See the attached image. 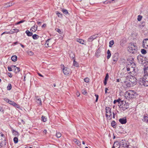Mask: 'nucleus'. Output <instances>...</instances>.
<instances>
[{
  "label": "nucleus",
  "mask_w": 148,
  "mask_h": 148,
  "mask_svg": "<svg viewBox=\"0 0 148 148\" xmlns=\"http://www.w3.org/2000/svg\"><path fill=\"white\" fill-rule=\"evenodd\" d=\"M143 121L146 123H148V117L144 115L143 117Z\"/></svg>",
  "instance_id": "393cba45"
},
{
  "label": "nucleus",
  "mask_w": 148,
  "mask_h": 148,
  "mask_svg": "<svg viewBox=\"0 0 148 148\" xmlns=\"http://www.w3.org/2000/svg\"><path fill=\"white\" fill-rule=\"evenodd\" d=\"M125 104H126V103L125 101L123 100H121L120 102V103H119L118 106L120 107H122V106H125Z\"/></svg>",
  "instance_id": "aec40b11"
},
{
  "label": "nucleus",
  "mask_w": 148,
  "mask_h": 148,
  "mask_svg": "<svg viewBox=\"0 0 148 148\" xmlns=\"http://www.w3.org/2000/svg\"><path fill=\"white\" fill-rule=\"evenodd\" d=\"M128 50L130 53H136L137 50V48L136 45L133 44H131L130 46L129 47Z\"/></svg>",
  "instance_id": "39448f33"
},
{
  "label": "nucleus",
  "mask_w": 148,
  "mask_h": 148,
  "mask_svg": "<svg viewBox=\"0 0 148 148\" xmlns=\"http://www.w3.org/2000/svg\"><path fill=\"white\" fill-rule=\"evenodd\" d=\"M7 75L8 76L10 77H12V75L11 73L8 72V73H7Z\"/></svg>",
  "instance_id": "6e6d98bb"
},
{
  "label": "nucleus",
  "mask_w": 148,
  "mask_h": 148,
  "mask_svg": "<svg viewBox=\"0 0 148 148\" xmlns=\"http://www.w3.org/2000/svg\"><path fill=\"white\" fill-rule=\"evenodd\" d=\"M119 54L118 53H115L114 54L112 57V59L114 62H116L119 58Z\"/></svg>",
  "instance_id": "9d476101"
},
{
  "label": "nucleus",
  "mask_w": 148,
  "mask_h": 148,
  "mask_svg": "<svg viewBox=\"0 0 148 148\" xmlns=\"http://www.w3.org/2000/svg\"><path fill=\"white\" fill-rule=\"evenodd\" d=\"M95 96L96 97V99L95 100V102H97L98 101V98H99V95L97 94H95Z\"/></svg>",
  "instance_id": "3c124183"
},
{
  "label": "nucleus",
  "mask_w": 148,
  "mask_h": 148,
  "mask_svg": "<svg viewBox=\"0 0 148 148\" xmlns=\"http://www.w3.org/2000/svg\"><path fill=\"white\" fill-rule=\"evenodd\" d=\"M101 49L100 48H99L97 50L96 53V56L97 57H99L100 55H101Z\"/></svg>",
  "instance_id": "dca6fc26"
},
{
  "label": "nucleus",
  "mask_w": 148,
  "mask_h": 148,
  "mask_svg": "<svg viewBox=\"0 0 148 148\" xmlns=\"http://www.w3.org/2000/svg\"><path fill=\"white\" fill-rule=\"evenodd\" d=\"M13 4H14V3H12L11 2L8 3L6 4V5H7V7L11 6Z\"/></svg>",
  "instance_id": "a18cd8bd"
},
{
  "label": "nucleus",
  "mask_w": 148,
  "mask_h": 148,
  "mask_svg": "<svg viewBox=\"0 0 148 148\" xmlns=\"http://www.w3.org/2000/svg\"><path fill=\"white\" fill-rule=\"evenodd\" d=\"M4 100L8 103L9 101H10V100L9 99L6 98L4 99Z\"/></svg>",
  "instance_id": "052dcab7"
},
{
  "label": "nucleus",
  "mask_w": 148,
  "mask_h": 148,
  "mask_svg": "<svg viewBox=\"0 0 148 148\" xmlns=\"http://www.w3.org/2000/svg\"><path fill=\"white\" fill-rule=\"evenodd\" d=\"M109 77V75L108 73L106 74V77H105L104 80V84L105 85H106L107 83V81Z\"/></svg>",
  "instance_id": "6ab92c4d"
},
{
  "label": "nucleus",
  "mask_w": 148,
  "mask_h": 148,
  "mask_svg": "<svg viewBox=\"0 0 148 148\" xmlns=\"http://www.w3.org/2000/svg\"><path fill=\"white\" fill-rule=\"evenodd\" d=\"M124 83L127 87H130L133 86V85L131 84V82H130L129 80L128 81H125Z\"/></svg>",
  "instance_id": "f8f14e48"
},
{
  "label": "nucleus",
  "mask_w": 148,
  "mask_h": 148,
  "mask_svg": "<svg viewBox=\"0 0 148 148\" xmlns=\"http://www.w3.org/2000/svg\"><path fill=\"white\" fill-rule=\"evenodd\" d=\"M141 52L143 54H145L147 53L146 51L144 49H141Z\"/></svg>",
  "instance_id": "58836bf2"
},
{
  "label": "nucleus",
  "mask_w": 148,
  "mask_h": 148,
  "mask_svg": "<svg viewBox=\"0 0 148 148\" xmlns=\"http://www.w3.org/2000/svg\"><path fill=\"white\" fill-rule=\"evenodd\" d=\"M25 33L29 36H31L33 35V33L32 32H30L28 30H27L26 31Z\"/></svg>",
  "instance_id": "4be33fe9"
},
{
  "label": "nucleus",
  "mask_w": 148,
  "mask_h": 148,
  "mask_svg": "<svg viewBox=\"0 0 148 148\" xmlns=\"http://www.w3.org/2000/svg\"><path fill=\"white\" fill-rule=\"evenodd\" d=\"M28 54L30 56H32L34 54V53L31 51H29L27 52Z\"/></svg>",
  "instance_id": "49530a36"
},
{
  "label": "nucleus",
  "mask_w": 148,
  "mask_h": 148,
  "mask_svg": "<svg viewBox=\"0 0 148 148\" xmlns=\"http://www.w3.org/2000/svg\"><path fill=\"white\" fill-rule=\"evenodd\" d=\"M97 37V36H96L95 35L92 36L88 38V41L89 42H91Z\"/></svg>",
  "instance_id": "2eb2a0df"
},
{
  "label": "nucleus",
  "mask_w": 148,
  "mask_h": 148,
  "mask_svg": "<svg viewBox=\"0 0 148 148\" xmlns=\"http://www.w3.org/2000/svg\"><path fill=\"white\" fill-rule=\"evenodd\" d=\"M51 39L49 38V39H48L46 41V43H45V45H46V47H49V41Z\"/></svg>",
  "instance_id": "79ce46f5"
},
{
  "label": "nucleus",
  "mask_w": 148,
  "mask_h": 148,
  "mask_svg": "<svg viewBox=\"0 0 148 148\" xmlns=\"http://www.w3.org/2000/svg\"><path fill=\"white\" fill-rule=\"evenodd\" d=\"M114 145L116 146V148H119L120 146H121L120 141H115L114 143Z\"/></svg>",
  "instance_id": "ddd939ff"
},
{
  "label": "nucleus",
  "mask_w": 148,
  "mask_h": 148,
  "mask_svg": "<svg viewBox=\"0 0 148 148\" xmlns=\"http://www.w3.org/2000/svg\"><path fill=\"white\" fill-rule=\"evenodd\" d=\"M11 59L13 61L15 62L17 60V57L15 55L13 56L12 57Z\"/></svg>",
  "instance_id": "5701e85b"
},
{
  "label": "nucleus",
  "mask_w": 148,
  "mask_h": 148,
  "mask_svg": "<svg viewBox=\"0 0 148 148\" xmlns=\"http://www.w3.org/2000/svg\"><path fill=\"white\" fill-rule=\"evenodd\" d=\"M41 23H42V22H41L38 21L37 22V23L38 25H39L40 26L41 25Z\"/></svg>",
  "instance_id": "680f3d73"
},
{
  "label": "nucleus",
  "mask_w": 148,
  "mask_h": 148,
  "mask_svg": "<svg viewBox=\"0 0 148 148\" xmlns=\"http://www.w3.org/2000/svg\"><path fill=\"white\" fill-rule=\"evenodd\" d=\"M19 30L18 29H11L10 31V34H13L14 33H17L19 32Z\"/></svg>",
  "instance_id": "f3484780"
},
{
  "label": "nucleus",
  "mask_w": 148,
  "mask_h": 148,
  "mask_svg": "<svg viewBox=\"0 0 148 148\" xmlns=\"http://www.w3.org/2000/svg\"><path fill=\"white\" fill-rule=\"evenodd\" d=\"M136 75H133L130 74V76L129 77V80L131 82V84L133 86L135 85L137 83V79L135 77Z\"/></svg>",
  "instance_id": "423d86ee"
},
{
  "label": "nucleus",
  "mask_w": 148,
  "mask_h": 148,
  "mask_svg": "<svg viewBox=\"0 0 148 148\" xmlns=\"http://www.w3.org/2000/svg\"><path fill=\"white\" fill-rule=\"evenodd\" d=\"M25 21L24 20H21V21L18 22L17 23H16V24H19L20 23H22L24 22Z\"/></svg>",
  "instance_id": "8fccbe9b"
},
{
  "label": "nucleus",
  "mask_w": 148,
  "mask_h": 148,
  "mask_svg": "<svg viewBox=\"0 0 148 148\" xmlns=\"http://www.w3.org/2000/svg\"><path fill=\"white\" fill-rule=\"evenodd\" d=\"M38 74L39 76H40V77H43V76L42 75H41L40 73H38Z\"/></svg>",
  "instance_id": "774afa93"
},
{
  "label": "nucleus",
  "mask_w": 148,
  "mask_h": 148,
  "mask_svg": "<svg viewBox=\"0 0 148 148\" xmlns=\"http://www.w3.org/2000/svg\"><path fill=\"white\" fill-rule=\"evenodd\" d=\"M119 121L122 124H125L127 122V119L126 117H123L122 118L120 119Z\"/></svg>",
  "instance_id": "9b49d317"
},
{
  "label": "nucleus",
  "mask_w": 148,
  "mask_h": 148,
  "mask_svg": "<svg viewBox=\"0 0 148 148\" xmlns=\"http://www.w3.org/2000/svg\"><path fill=\"white\" fill-rule=\"evenodd\" d=\"M46 25L45 24H43L42 26V28H43V27H46Z\"/></svg>",
  "instance_id": "69168bd1"
},
{
  "label": "nucleus",
  "mask_w": 148,
  "mask_h": 148,
  "mask_svg": "<svg viewBox=\"0 0 148 148\" xmlns=\"http://www.w3.org/2000/svg\"><path fill=\"white\" fill-rule=\"evenodd\" d=\"M142 18V16L139 15L138 16L137 20L138 21H140Z\"/></svg>",
  "instance_id": "09e8293b"
},
{
  "label": "nucleus",
  "mask_w": 148,
  "mask_h": 148,
  "mask_svg": "<svg viewBox=\"0 0 148 148\" xmlns=\"http://www.w3.org/2000/svg\"><path fill=\"white\" fill-rule=\"evenodd\" d=\"M56 136L58 138H60L61 136V133L59 132H57L56 134Z\"/></svg>",
  "instance_id": "a19ab883"
},
{
  "label": "nucleus",
  "mask_w": 148,
  "mask_h": 148,
  "mask_svg": "<svg viewBox=\"0 0 148 148\" xmlns=\"http://www.w3.org/2000/svg\"><path fill=\"white\" fill-rule=\"evenodd\" d=\"M14 141L15 143H17L18 141V139L17 137H16L14 138Z\"/></svg>",
  "instance_id": "e433bc0d"
},
{
  "label": "nucleus",
  "mask_w": 148,
  "mask_h": 148,
  "mask_svg": "<svg viewBox=\"0 0 148 148\" xmlns=\"http://www.w3.org/2000/svg\"><path fill=\"white\" fill-rule=\"evenodd\" d=\"M143 57L142 56L140 55H138L137 57V59L140 62H143Z\"/></svg>",
  "instance_id": "a878e982"
},
{
  "label": "nucleus",
  "mask_w": 148,
  "mask_h": 148,
  "mask_svg": "<svg viewBox=\"0 0 148 148\" xmlns=\"http://www.w3.org/2000/svg\"><path fill=\"white\" fill-rule=\"evenodd\" d=\"M3 138H5L4 135L1 133H0V139H3Z\"/></svg>",
  "instance_id": "37998d69"
},
{
  "label": "nucleus",
  "mask_w": 148,
  "mask_h": 148,
  "mask_svg": "<svg viewBox=\"0 0 148 148\" xmlns=\"http://www.w3.org/2000/svg\"><path fill=\"white\" fill-rule=\"evenodd\" d=\"M62 11L63 12V13L66 15L67 14H69V12L68 11L64 9H62Z\"/></svg>",
  "instance_id": "c85d7f7f"
},
{
  "label": "nucleus",
  "mask_w": 148,
  "mask_h": 148,
  "mask_svg": "<svg viewBox=\"0 0 148 148\" xmlns=\"http://www.w3.org/2000/svg\"><path fill=\"white\" fill-rule=\"evenodd\" d=\"M77 41L79 42L80 43L82 44H84V40L82 39H77Z\"/></svg>",
  "instance_id": "ea45409f"
},
{
  "label": "nucleus",
  "mask_w": 148,
  "mask_h": 148,
  "mask_svg": "<svg viewBox=\"0 0 148 148\" xmlns=\"http://www.w3.org/2000/svg\"><path fill=\"white\" fill-rule=\"evenodd\" d=\"M55 30L58 32L59 34H61L62 33V31L60 29L58 28H56L55 29Z\"/></svg>",
  "instance_id": "c03bdc74"
},
{
  "label": "nucleus",
  "mask_w": 148,
  "mask_h": 148,
  "mask_svg": "<svg viewBox=\"0 0 148 148\" xmlns=\"http://www.w3.org/2000/svg\"><path fill=\"white\" fill-rule=\"evenodd\" d=\"M107 54L108 55L107 56V59H109L110 58L111 55L110 51L109 49L107 51Z\"/></svg>",
  "instance_id": "b1692460"
},
{
  "label": "nucleus",
  "mask_w": 148,
  "mask_h": 148,
  "mask_svg": "<svg viewBox=\"0 0 148 148\" xmlns=\"http://www.w3.org/2000/svg\"><path fill=\"white\" fill-rule=\"evenodd\" d=\"M12 105L14 106H15L16 105V103L15 102H13L12 104Z\"/></svg>",
  "instance_id": "0e129e2a"
},
{
  "label": "nucleus",
  "mask_w": 148,
  "mask_h": 148,
  "mask_svg": "<svg viewBox=\"0 0 148 148\" xmlns=\"http://www.w3.org/2000/svg\"><path fill=\"white\" fill-rule=\"evenodd\" d=\"M0 111L1 112H3L4 110L3 108L1 106H0Z\"/></svg>",
  "instance_id": "4d7b16f0"
},
{
  "label": "nucleus",
  "mask_w": 148,
  "mask_h": 148,
  "mask_svg": "<svg viewBox=\"0 0 148 148\" xmlns=\"http://www.w3.org/2000/svg\"><path fill=\"white\" fill-rule=\"evenodd\" d=\"M143 46L144 48H147L146 46L148 47V39L146 38L144 39L143 42Z\"/></svg>",
  "instance_id": "6e6552de"
},
{
  "label": "nucleus",
  "mask_w": 148,
  "mask_h": 148,
  "mask_svg": "<svg viewBox=\"0 0 148 148\" xmlns=\"http://www.w3.org/2000/svg\"><path fill=\"white\" fill-rule=\"evenodd\" d=\"M42 121L44 122H45L47 121V119L46 117L42 116L41 118Z\"/></svg>",
  "instance_id": "c9c22d12"
},
{
  "label": "nucleus",
  "mask_w": 148,
  "mask_h": 148,
  "mask_svg": "<svg viewBox=\"0 0 148 148\" xmlns=\"http://www.w3.org/2000/svg\"><path fill=\"white\" fill-rule=\"evenodd\" d=\"M63 71L64 74L67 75L69 74L70 72V69L69 68L64 67L63 69Z\"/></svg>",
  "instance_id": "1a4fd4ad"
},
{
  "label": "nucleus",
  "mask_w": 148,
  "mask_h": 148,
  "mask_svg": "<svg viewBox=\"0 0 148 148\" xmlns=\"http://www.w3.org/2000/svg\"><path fill=\"white\" fill-rule=\"evenodd\" d=\"M74 141L75 143L78 145H81L80 142L77 139H75L74 140Z\"/></svg>",
  "instance_id": "bb28decb"
},
{
  "label": "nucleus",
  "mask_w": 148,
  "mask_h": 148,
  "mask_svg": "<svg viewBox=\"0 0 148 148\" xmlns=\"http://www.w3.org/2000/svg\"><path fill=\"white\" fill-rule=\"evenodd\" d=\"M120 142L121 145V146H122V147H128V142L127 141H126L125 139H123L121 140Z\"/></svg>",
  "instance_id": "0eeeda50"
},
{
  "label": "nucleus",
  "mask_w": 148,
  "mask_h": 148,
  "mask_svg": "<svg viewBox=\"0 0 148 148\" xmlns=\"http://www.w3.org/2000/svg\"><path fill=\"white\" fill-rule=\"evenodd\" d=\"M126 68H127V71H131V69H130V68L128 67V66H127L126 65Z\"/></svg>",
  "instance_id": "bf43d9fd"
},
{
  "label": "nucleus",
  "mask_w": 148,
  "mask_h": 148,
  "mask_svg": "<svg viewBox=\"0 0 148 148\" xmlns=\"http://www.w3.org/2000/svg\"><path fill=\"white\" fill-rule=\"evenodd\" d=\"M13 70L15 73H17L20 71V68L17 67L16 66L14 65Z\"/></svg>",
  "instance_id": "a211bd4d"
},
{
  "label": "nucleus",
  "mask_w": 148,
  "mask_h": 148,
  "mask_svg": "<svg viewBox=\"0 0 148 148\" xmlns=\"http://www.w3.org/2000/svg\"><path fill=\"white\" fill-rule=\"evenodd\" d=\"M37 25H34L30 29L31 32H35L37 30Z\"/></svg>",
  "instance_id": "4468645a"
},
{
  "label": "nucleus",
  "mask_w": 148,
  "mask_h": 148,
  "mask_svg": "<svg viewBox=\"0 0 148 148\" xmlns=\"http://www.w3.org/2000/svg\"><path fill=\"white\" fill-rule=\"evenodd\" d=\"M13 101H12L10 100L9 101L8 103L10 104L11 105H12Z\"/></svg>",
  "instance_id": "e2e57ef3"
},
{
  "label": "nucleus",
  "mask_w": 148,
  "mask_h": 148,
  "mask_svg": "<svg viewBox=\"0 0 148 148\" xmlns=\"http://www.w3.org/2000/svg\"><path fill=\"white\" fill-rule=\"evenodd\" d=\"M10 34V31L9 32H3V33L1 34V35H2L4 34Z\"/></svg>",
  "instance_id": "864d4df0"
},
{
  "label": "nucleus",
  "mask_w": 148,
  "mask_h": 148,
  "mask_svg": "<svg viewBox=\"0 0 148 148\" xmlns=\"http://www.w3.org/2000/svg\"><path fill=\"white\" fill-rule=\"evenodd\" d=\"M121 101V99L119 98L118 99L116 100V101H117V102H118L119 103H120V102Z\"/></svg>",
  "instance_id": "13d9d810"
},
{
  "label": "nucleus",
  "mask_w": 148,
  "mask_h": 148,
  "mask_svg": "<svg viewBox=\"0 0 148 148\" xmlns=\"http://www.w3.org/2000/svg\"><path fill=\"white\" fill-rule=\"evenodd\" d=\"M56 14L59 17H62V14L59 12L58 11H56Z\"/></svg>",
  "instance_id": "2f4dec72"
},
{
  "label": "nucleus",
  "mask_w": 148,
  "mask_h": 148,
  "mask_svg": "<svg viewBox=\"0 0 148 148\" xmlns=\"http://www.w3.org/2000/svg\"><path fill=\"white\" fill-rule=\"evenodd\" d=\"M89 79L88 78L86 77L84 79V81L86 83H88L89 82Z\"/></svg>",
  "instance_id": "de8ad7c7"
},
{
  "label": "nucleus",
  "mask_w": 148,
  "mask_h": 148,
  "mask_svg": "<svg viewBox=\"0 0 148 148\" xmlns=\"http://www.w3.org/2000/svg\"><path fill=\"white\" fill-rule=\"evenodd\" d=\"M114 42L113 40H112L110 41L109 43V47H111L114 44Z\"/></svg>",
  "instance_id": "7c9ffc66"
},
{
  "label": "nucleus",
  "mask_w": 148,
  "mask_h": 148,
  "mask_svg": "<svg viewBox=\"0 0 148 148\" xmlns=\"http://www.w3.org/2000/svg\"><path fill=\"white\" fill-rule=\"evenodd\" d=\"M134 60L133 58L128 59L127 62V65L131 69V71L129 73L134 75H137L138 74V70L135 66V64L134 62Z\"/></svg>",
  "instance_id": "f257e3e1"
},
{
  "label": "nucleus",
  "mask_w": 148,
  "mask_h": 148,
  "mask_svg": "<svg viewBox=\"0 0 148 148\" xmlns=\"http://www.w3.org/2000/svg\"><path fill=\"white\" fill-rule=\"evenodd\" d=\"M73 65L74 66L76 67H78L79 66V64L77 62L75 61V60H73Z\"/></svg>",
  "instance_id": "f704fd0d"
},
{
  "label": "nucleus",
  "mask_w": 148,
  "mask_h": 148,
  "mask_svg": "<svg viewBox=\"0 0 148 148\" xmlns=\"http://www.w3.org/2000/svg\"><path fill=\"white\" fill-rule=\"evenodd\" d=\"M32 37L34 39L36 40L38 38L39 36L38 35L36 34H34L32 36Z\"/></svg>",
  "instance_id": "cd10ccee"
},
{
  "label": "nucleus",
  "mask_w": 148,
  "mask_h": 148,
  "mask_svg": "<svg viewBox=\"0 0 148 148\" xmlns=\"http://www.w3.org/2000/svg\"><path fill=\"white\" fill-rule=\"evenodd\" d=\"M70 57H71L72 59H73L74 57V55L73 53H71L70 54Z\"/></svg>",
  "instance_id": "5fc2aeb1"
},
{
  "label": "nucleus",
  "mask_w": 148,
  "mask_h": 148,
  "mask_svg": "<svg viewBox=\"0 0 148 148\" xmlns=\"http://www.w3.org/2000/svg\"><path fill=\"white\" fill-rule=\"evenodd\" d=\"M37 99L38 100V101L39 102V105H42V101L41 100V99L40 98H39L38 99Z\"/></svg>",
  "instance_id": "603ef678"
},
{
  "label": "nucleus",
  "mask_w": 148,
  "mask_h": 148,
  "mask_svg": "<svg viewBox=\"0 0 148 148\" xmlns=\"http://www.w3.org/2000/svg\"><path fill=\"white\" fill-rule=\"evenodd\" d=\"M108 90V88H106L105 89V93H107V91Z\"/></svg>",
  "instance_id": "338daca9"
},
{
  "label": "nucleus",
  "mask_w": 148,
  "mask_h": 148,
  "mask_svg": "<svg viewBox=\"0 0 148 148\" xmlns=\"http://www.w3.org/2000/svg\"><path fill=\"white\" fill-rule=\"evenodd\" d=\"M136 92L133 90L126 92L125 93V97L130 98H133L135 96L134 94Z\"/></svg>",
  "instance_id": "20e7f679"
},
{
  "label": "nucleus",
  "mask_w": 148,
  "mask_h": 148,
  "mask_svg": "<svg viewBox=\"0 0 148 148\" xmlns=\"http://www.w3.org/2000/svg\"><path fill=\"white\" fill-rule=\"evenodd\" d=\"M116 125V122L114 121H112L111 123V126L113 127H115Z\"/></svg>",
  "instance_id": "72a5a7b5"
},
{
  "label": "nucleus",
  "mask_w": 148,
  "mask_h": 148,
  "mask_svg": "<svg viewBox=\"0 0 148 148\" xmlns=\"http://www.w3.org/2000/svg\"><path fill=\"white\" fill-rule=\"evenodd\" d=\"M106 116L108 120H110L112 119V114L111 108L108 107H106Z\"/></svg>",
  "instance_id": "7ed1b4c3"
},
{
  "label": "nucleus",
  "mask_w": 148,
  "mask_h": 148,
  "mask_svg": "<svg viewBox=\"0 0 148 148\" xmlns=\"http://www.w3.org/2000/svg\"><path fill=\"white\" fill-rule=\"evenodd\" d=\"M14 65H11L10 66L8 67V69L9 71H12V69L13 70Z\"/></svg>",
  "instance_id": "c756f323"
},
{
  "label": "nucleus",
  "mask_w": 148,
  "mask_h": 148,
  "mask_svg": "<svg viewBox=\"0 0 148 148\" xmlns=\"http://www.w3.org/2000/svg\"><path fill=\"white\" fill-rule=\"evenodd\" d=\"M12 85L10 84H9L7 87V89L8 90H10L12 88Z\"/></svg>",
  "instance_id": "4c0bfd02"
},
{
  "label": "nucleus",
  "mask_w": 148,
  "mask_h": 148,
  "mask_svg": "<svg viewBox=\"0 0 148 148\" xmlns=\"http://www.w3.org/2000/svg\"><path fill=\"white\" fill-rule=\"evenodd\" d=\"M125 106H122V107H121V108H122L123 110V111H125L126 109L128 108V107H127V105L126 104V107Z\"/></svg>",
  "instance_id": "473e14b6"
},
{
  "label": "nucleus",
  "mask_w": 148,
  "mask_h": 148,
  "mask_svg": "<svg viewBox=\"0 0 148 148\" xmlns=\"http://www.w3.org/2000/svg\"><path fill=\"white\" fill-rule=\"evenodd\" d=\"M12 132L13 134L16 136H18L19 135V134L18 132H17L15 130H14L13 129L12 130Z\"/></svg>",
  "instance_id": "412c9836"
},
{
  "label": "nucleus",
  "mask_w": 148,
  "mask_h": 148,
  "mask_svg": "<svg viewBox=\"0 0 148 148\" xmlns=\"http://www.w3.org/2000/svg\"><path fill=\"white\" fill-rule=\"evenodd\" d=\"M144 75L140 79V84L145 86H148V66L144 69Z\"/></svg>",
  "instance_id": "f03ea898"
}]
</instances>
